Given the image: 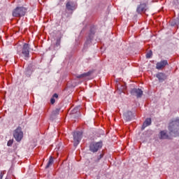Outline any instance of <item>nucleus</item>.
<instances>
[{
  "mask_svg": "<svg viewBox=\"0 0 179 179\" xmlns=\"http://www.w3.org/2000/svg\"><path fill=\"white\" fill-rule=\"evenodd\" d=\"M132 115V112H130V111H129V112L124 113V120H125L126 121H130V119H131L130 115Z\"/></svg>",
  "mask_w": 179,
  "mask_h": 179,
  "instance_id": "nucleus-16",
  "label": "nucleus"
},
{
  "mask_svg": "<svg viewBox=\"0 0 179 179\" xmlns=\"http://www.w3.org/2000/svg\"><path fill=\"white\" fill-rule=\"evenodd\" d=\"M59 1H61V2H64V0H59Z\"/></svg>",
  "mask_w": 179,
  "mask_h": 179,
  "instance_id": "nucleus-30",
  "label": "nucleus"
},
{
  "mask_svg": "<svg viewBox=\"0 0 179 179\" xmlns=\"http://www.w3.org/2000/svg\"><path fill=\"white\" fill-rule=\"evenodd\" d=\"M168 131H170V135L177 137L179 136V118L171 121L168 125Z\"/></svg>",
  "mask_w": 179,
  "mask_h": 179,
  "instance_id": "nucleus-1",
  "label": "nucleus"
},
{
  "mask_svg": "<svg viewBox=\"0 0 179 179\" xmlns=\"http://www.w3.org/2000/svg\"><path fill=\"white\" fill-rule=\"evenodd\" d=\"M12 145H13V140L11 139L8 141V142L7 143V146L11 147Z\"/></svg>",
  "mask_w": 179,
  "mask_h": 179,
  "instance_id": "nucleus-22",
  "label": "nucleus"
},
{
  "mask_svg": "<svg viewBox=\"0 0 179 179\" xmlns=\"http://www.w3.org/2000/svg\"><path fill=\"white\" fill-rule=\"evenodd\" d=\"M103 157V155L100 154V155H99V157H97L96 162H99Z\"/></svg>",
  "mask_w": 179,
  "mask_h": 179,
  "instance_id": "nucleus-23",
  "label": "nucleus"
},
{
  "mask_svg": "<svg viewBox=\"0 0 179 179\" xmlns=\"http://www.w3.org/2000/svg\"><path fill=\"white\" fill-rule=\"evenodd\" d=\"M156 78L159 80V83H162L166 80V76H165L164 73H157V74H156Z\"/></svg>",
  "mask_w": 179,
  "mask_h": 179,
  "instance_id": "nucleus-11",
  "label": "nucleus"
},
{
  "mask_svg": "<svg viewBox=\"0 0 179 179\" xmlns=\"http://www.w3.org/2000/svg\"><path fill=\"white\" fill-rule=\"evenodd\" d=\"M166 65H168V62H166V60H162L159 62L156 63V69H162Z\"/></svg>",
  "mask_w": 179,
  "mask_h": 179,
  "instance_id": "nucleus-9",
  "label": "nucleus"
},
{
  "mask_svg": "<svg viewBox=\"0 0 179 179\" xmlns=\"http://www.w3.org/2000/svg\"><path fill=\"white\" fill-rule=\"evenodd\" d=\"M130 95L135 96L136 98H141L143 96V90L140 89L134 88L130 90Z\"/></svg>",
  "mask_w": 179,
  "mask_h": 179,
  "instance_id": "nucleus-7",
  "label": "nucleus"
},
{
  "mask_svg": "<svg viewBox=\"0 0 179 179\" xmlns=\"http://www.w3.org/2000/svg\"><path fill=\"white\" fill-rule=\"evenodd\" d=\"M60 43H61V41L59 39L57 40V42L55 43V47L59 48Z\"/></svg>",
  "mask_w": 179,
  "mask_h": 179,
  "instance_id": "nucleus-21",
  "label": "nucleus"
},
{
  "mask_svg": "<svg viewBox=\"0 0 179 179\" xmlns=\"http://www.w3.org/2000/svg\"><path fill=\"white\" fill-rule=\"evenodd\" d=\"M78 108H73V110H71V115H73V114H76L78 113Z\"/></svg>",
  "mask_w": 179,
  "mask_h": 179,
  "instance_id": "nucleus-19",
  "label": "nucleus"
},
{
  "mask_svg": "<svg viewBox=\"0 0 179 179\" xmlns=\"http://www.w3.org/2000/svg\"><path fill=\"white\" fill-rule=\"evenodd\" d=\"M22 55L26 60L29 58V45L27 43L23 44L22 47Z\"/></svg>",
  "mask_w": 179,
  "mask_h": 179,
  "instance_id": "nucleus-6",
  "label": "nucleus"
},
{
  "mask_svg": "<svg viewBox=\"0 0 179 179\" xmlns=\"http://www.w3.org/2000/svg\"><path fill=\"white\" fill-rule=\"evenodd\" d=\"M176 24H179V17L177 18V20L176 21Z\"/></svg>",
  "mask_w": 179,
  "mask_h": 179,
  "instance_id": "nucleus-27",
  "label": "nucleus"
},
{
  "mask_svg": "<svg viewBox=\"0 0 179 179\" xmlns=\"http://www.w3.org/2000/svg\"><path fill=\"white\" fill-rule=\"evenodd\" d=\"M161 139H168V135H166L165 131H161Z\"/></svg>",
  "mask_w": 179,
  "mask_h": 179,
  "instance_id": "nucleus-17",
  "label": "nucleus"
},
{
  "mask_svg": "<svg viewBox=\"0 0 179 179\" xmlns=\"http://www.w3.org/2000/svg\"><path fill=\"white\" fill-rule=\"evenodd\" d=\"M17 108L14 109V113H17Z\"/></svg>",
  "mask_w": 179,
  "mask_h": 179,
  "instance_id": "nucleus-28",
  "label": "nucleus"
},
{
  "mask_svg": "<svg viewBox=\"0 0 179 179\" xmlns=\"http://www.w3.org/2000/svg\"><path fill=\"white\" fill-rule=\"evenodd\" d=\"M53 98H55V99H57V98H58V94H53Z\"/></svg>",
  "mask_w": 179,
  "mask_h": 179,
  "instance_id": "nucleus-26",
  "label": "nucleus"
},
{
  "mask_svg": "<svg viewBox=\"0 0 179 179\" xmlns=\"http://www.w3.org/2000/svg\"><path fill=\"white\" fill-rule=\"evenodd\" d=\"M66 9H67V10L69 11H73L76 10V3L71 1H67V3H66Z\"/></svg>",
  "mask_w": 179,
  "mask_h": 179,
  "instance_id": "nucleus-8",
  "label": "nucleus"
},
{
  "mask_svg": "<svg viewBox=\"0 0 179 179\" xmlns=\"http://www.w3.org/2000/svg\"><path fill=\"white\" fill-rule=\"evenodd\" d=\"M59 108H56L55 110H52V113H50V120H53V119H55L58 115H59Z\"/></svg>",
  "mask_w": 179,
  "mask_h": 179,
  "instance_id": "nucleus-13",
  "label": "nucleus"
},
{
  "mask_svg": "<svg viewBox=\"0 0 179 179\" xmlns=\"http://www.w3.org/2000/svg\"><path fill=\"white\" fill-rule=\"evenodd\" d=\"M52 164H53V158L52 157H49V161L48 162V164L46 165V169L49 168Z\"/></svg>",
  "mask_w": 179,
  "mask_h": 179,
  "instance_id": "nucleus-18",
  "label": "nucleus"
},
{
  "mask_svg": "<svg viewBox=\"0 0 179 179\" xmlns=\"http://www.w3.org/2000/svg\"><path fill=\"white\" fill-rule=\"evenodd\" d=\"M126 90V87L123 86V90Z\"/></svg>",
  "mask_w": 179,
  "mask_h": 179,
  "instance_id": "nucleus-29",
  "label": "nucleus"
},
{
  "mask_svg": "<svg viewBox=\"0 0 179 179\" xmlns=\"http://www.w3.org/2000/svg\"><path fill=\"white\" fill-rule=\"evenodd\" d=\"M27 14V8L24 7H17L13 10V17H19Z\"/></svg>",
  "mask_w": 179,
  "mask_h": 179,
  "instance_id": "nucleus-2",
  "label": "nucleus"
},
{
  "mask_svg": "<svg viewBox=\"0 0 179 179\" xmlns=\"http://www.w3.org/2000/svg\"><path fill=\"white\" fill-rule=\"evenodd\" d=\"M13 137H14L15 141L20 142V141H22V138H23V132L22 131V128H20V127L14 129Z\"/></svg>",
  "mask_w": 179,
  "mask_h": 179,
  "instance_id": "nucleus-3",
  "label": "nucleus"
},
{
  "mask_svg": "<svg viewBox=\"0 0 179 179\" xmlns=\"http://www.w3.org/2000/svg\"><path fill=\"white\" fill-rule=\"evenodd\" d=\"M146 7L147 6L145 3H141L138 5V7L136 8V13H138V14H141L143 12H145Z\"/></svg>",
  "mask_w": 179,
  "mask_h": 179,
  "instance_id": "nucleus-10",
  "label": "nucleus"
},
{
  "mask_svg": "<svg viewBox=\"0 0 179 179\" xmlns=\"http://www.w3.org/2000/svg\"><path fill=\"white\" fill-rule=\"evenodd\" d=\"M55 103V99L51 98L50 99V104Z\"/></svg>",
  "mask_w": 179,
  "mask_h": 179,
  "instance_id": "nucleus-24",
  "label": "nucleus"
},
{
  "mask_svg": "<svg viewBox=\"0 0 179 179\" xmlns=\"http://www.w3.org/2000/svg\"><path fill=\"white\" fill-rule=\"evenodd\" d=\"M152 124V120L150 118H147L143 123V127H141V130H144L147 127L150 126Z\"/></svg>",
  "mask_w": 179,
  "mask_h": 179,
  "instance_id": "nucleus-14",
  "label": "nucleus"
},
{
  "mask_svg": "<svg viewBox=\"0 0 179 179\" xmlns=\"http://www.w3.org/2000/svg\"><path fill=\"white\" fill-rule=\"evenodd\" d=\"M152 52H148V53H147V54L145 55V57H146L147 59H150V57H152Z\"/></svg>",
  "mask_w": 179,
  "mask_h": 179,
  "instance_id": "nucleus-20",
  "label": "nucleus"
},
{
  "mask_svg": "<svg viewBox=\"0 0 179 179\" xmlns=\"http://www.w3.org/2000/svg\"><path fill=\"white\" fill-rule=\"evenodd\" d=\"M2 177H3V172H0V179H2Z\"/></svg>",
  "mask_w": 179,
  "mask_h": 179,
  "instance_id": "nucleus-25",
  "label": "nucleus"
},
{
  "mask_svg": "<svg viewBox=\"0 0 179 179\" xmlns=\"http://www.w3.org/2000/svg\"><path fill=\"white\" fill-rule=\"evenodd\" d=\"M94 36V29L91 28L90 30V34H88V36L87 37V43H90L91 42V40L93 39V37Z\"/></svg>",
  "mask_w": 179,
  "mask_h": 179,
  "instance_id": "nucleus-12",
  "label": "nucleus"
},
{
  "mask_svg": "<svg viewBox=\"0 0 179 179\" xmlns=\"http://www.w3.org/2000/svg\"><path fill=\"white\" fill-rule=\"evenodd\" d=\"M5 179H8V178H5Z\"/></svg>",
  "mask_w": 179,
  "mask_h": 179,
  "instance_id": "nucleus-31",
  "label": "nucleus"
},
{
  "mask_svg": "<svg viewBox=\"0 0 179 179\" xmlns=\"http://www.w3.org/2000/svg\"><path fill=\"white\" fill-rule=\"evenodd\" d=\"M81 138L82 132L76 131L75 133H73V145H74L75 147L78 146V145H79V143L80 142Z\"/></svg>",
  "mask_w": 179,
  "mask_h": 179,
  "instance_id": "nucleus-4",
  "label": "nucleus"
},
{
  "mask_svg": "<svg viewBox=\"0 0 179 179\" xmlns=\"http://www.w3.org/2000/svg\"><path fill=\"white\" fill-rule=\"evenodd\" d=\"M92 73H93V71H88L87 73H84L83 74H80L79 76H77L78 79H81L83 78H87L89 77Z\"/></svg>",
  "mask_w": 179,
  "mask_h": 179,
  "instance_id": "nucleus-15",
  "label": "nucleus"
},
{
  "mask_svg": "<svg viewBox=\"0 0 179 179\" xmlns=\"http://www.w3.org/2000/svg\"><path fill=\"white\" fill-rule=\"evenodd\" d=\"M101 146H103V143H101V141L97 143H92L90 145V151L94 153L97 152V151H99V150L101 148Z\"/></svg>",
  "mask_w": 179,
  "mask_h": 179,
  "instance_id": "nucleus-5",
  "label": "nucleus"
}]
</instances>
